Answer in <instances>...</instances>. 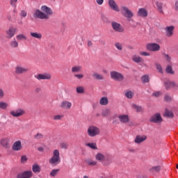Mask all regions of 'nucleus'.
Listing matches in <instances>:
<instances>
[{"label":"nucleus","mask_w":178,"mask_h":178,"mask_svg":"<svg viewBox=\"0 0 178 178\" xmlns=\"http://www.w3.org/2000/svg\"><path fill=\"white\" fill-rule=\"evenodd\" d=\"M41 10H36L33 13V17L42 19V20H48V19H49V16L53 13L52 9L47 6H42L41 7Z\"/></svg>","instance_id":"f257e3e1"},{"label":"nucleus","mask_w":178,"mask_h":178,"mask_svg":"<svg viewBox=\"0 0 178 178\" xmlns=\"http://www.w3.org/2000/svg\"><path fill=\"white\" fill-rule=\"evenodd\" d=\"M49 163L51 166H57L60 163V153L59 150L54 149L53 151V156L49 159Z\"/></svg>","instance_id":"f03ea898"},{"label":"nucleus","mask_w":178,"mask_h":178,"mask_svg":"<svg viewBox=\"0 0 178 178\" xmlns=\"http://www.w3.org/2000/svg\"><path fill=\"white\" fill-rule=\"evenodd\" d=\"M87 133L89 137H97L101 134V129L98 127L91 125L88 128Z\"/></svg>","instance_id":"7ed1b4c3"},{"label":"nucleus","mask_w":178,"mask_h":178,"mask_svg":"<svg viewBox=\"0 0 178 178\" xmlns=\"http://www.w3.org/2000/svg\"><path fill=\"white\" fill-rule=\"evenodd\" d=\"M110 76L112 80H114L115 81H123V80H124L123 74L116 71H111L110 72Z\"/></svg>","instance_id":"20e7f679"},{"label":"nucleus","mask_w":178,"mask_h":178,"mask_svg":"<svg viewBox=\"0 0 178 178\" xmlns=\"http://www.w3.org/2000/svg\"><path fill=\"white\" fill-rule=\"evenodd\" d=\"M120 12L124 17H127V19H131L133 16H134V14H133V12L129 9L127 6H122L120 8Z\"/></svg>","instance_id":"39448f33"},{"label":"nucleus","mask_w":178,"mask_h":178,"mask_svg":"<svg viewBox=\"0 0 178 178\" xmlns=\"http://www.w3.org/2000/svg\"><path fill=\"white\" fill-rule=\"evenodd\" d=\"M111 27L114 31L116 33H124V28L122 24L118 23L117 22H111Z\"/></svg>","instance_id":"423d86ee"},{"label":"nucleus","mask_w":178,"mask_h":178,"mask_svg":"<svg viewBox=\"0 0 178 178\" xmlns=\"http://www.w3.org/2000/svg\"><path fill=\"white\" fill-rule=\"evenodd\" d=\"M35 79L40 81V80H51L52 79V75L50 73H42L38 74L34 76Z\"/></svg>","instance_id":"0eeeda50"},{"label":"nucleus","mask_w":178,"mask_h":178,"mask_svg":"<svg viewBox=\"0 0 178 178\" xmlns=\"http://www.w3.org/2000/svg\"><path fill=\"white\" fill-rule=\"evenodd\" d=\"M148 51H152V52H158L161 50V46L158 43H148L146 46Z\"/></svg>","instance_id":"6e6552de"},{"label":"nucleus","mask_w":178,"mask_h":178,"mask_svg":"<svg viewBox=\"0 0 178 178\" xmlns=\"http://www.w3.org/2000/svg\"><path fill=\"white\" fill-rule=\"evenodd\" d=\"M10 115L13 118H20L23 115H26V111L22 108H17V110H13L10 112Z\"/></svg>","instance_id":"1a4fd4ad"},{"label":"nucleus","mask_w":178,"mask_h":178,"mask_svg":"<svg viewBox=\"0 0 178 178\" xmlns=\"http://www.w3.org/2000/svg\"><path fill=\"white\" fill-rule=\"evenodd\" d=\"M27 72H29V67H23L21 65H17L15 69V74H24Z\"/></svg>","instance_id":"9d476101"},{"label":"nucleus","mask_w":178,"mask_h":178,"mask_svg":"<svg viewBox=\"0 0 178 178\" xmlns=\"http://www.w3.org/2000/svg\"><path fill=\"white\" fill-rule=\"evenodd\" d=\"M164 31L165 33V36L170 38V37H173V34L175 33V26H166L164 28Z\"/></svg>","instance_id":"9b49d317"},{"label":"nucleus","mask_w":178,"mask_h":178,"mask_svg":"<svg viewBox=\"0 0 178 178\" xmlns=\"http://www.w3.org/2000/svg\"><path fill=\"white\" fill-rule=\"evenodd\" d=\"M149 120L151 123H161L162 122L163 119L160 113H156L150 118Z\"/></svg>","instance_id":"f8f14e48"},{"label":"nucleus","mask_w":178,"mask_h":178,"mask_svg":"<svg viewBox=\"0 0 178 178\" xmlns=\"http://www.w3.org/2000/svg\"><path fill=\"white\" fill-rule=\"evenodd\" d=\"M17 178H31L33 177V172L26 170L17 175Z\"/></svg>","instance_id":"ddd939ff"},{"label":"nucleus","mask_w":178,"mask_h":178,"mask_svg":"<svg viewBox=\"0 0 178 178\" xmlns=\"http://www.w3.org/2000/svg\"><path fill=\"white\" fill-rule=\"evenodd\" d=\"M0 144L3 148H6L7 149L10 148V140L8 138H2L0 140Z\"/></svg>","instance_id":"4468645a"},{"label":"nucleus","mask_w":178,"mask_h":178,"mask_svg":"<svg viewBox=\"0 0 178 178\" xmlns=\"http://www.w3.org/2000/svg\"><path fill=\"white\" fill-rule=\"evenodd\" d=\"M108 5L113 10H115V12H120V9H119V6L115 0H108Z\"/></svg>","instance_id":"2eb2a0df"},{"label":"nucleus","mask_w":178,"mask_h":178,"mask_svg":"<svg viewBox=\"0 0 178 178\" xmlns=\"http://www.w3.org/2000/svg\"><path fill=\"white\" fill-rule=\"evenodd\" d=\"M17 29L13 26H10L8 30L6 31V34L8 35V38H12L16 34Z\"/></svg>","instance_id":"dca6fc26"},{"label":"nucleus","mask_w":178,"mask_h":178,"mask_svg":"<svg viewBox=\"0 0 178 178\" xmlns=\"http://www.w3.org/2000/svg\"><path fill=\"white\" fill-rule=\"evenodd\" d=\"M72 102L67 100H65L61 102L60 108H62V109H65L66 111H69V109L72 108Z\"/></svg>","instance_id":"f3484780"},{"label":"nucleus","mask_w":178,"mask_h":178,"mask_svg":"<svg viewBox=\"0 0 178 178\" xmlns=\"http://www.w3.org/2000/svg\"><path fill=\"white\" fill-rule=\"evenodd\" d=\"M22 148H23V147L22 146V141L20 140L15 142L12 147L13 151H22Z\"/></svg>","instance_id":"a211bd4d"},{"label":"nucleus","mask_w":178,"mask_h":178,"mask_svg":"<svg viewBox=\"0 0 178 178\" xmlns=\"http://www.w3.org/2000/svg\"><path fill=\"white\" fill-rule=\"evenodd\" d=\"M147 137L145 135L141 136V135H138L136 136V137L135 138V143L136 144H141V143H144V141H145V140H147Z\"/></svg>","instance_id":"6ab92c4d"},{"label":"nucleus","mask_w":178,"mask_h":178,"mask_svg":"<svg viewBox=\"0 0 178 178\" xmlns=\"http://www.w3.org/2000/svg\"><path fill=\"white\" fill-rule=\"evenodd\" d=\"M138 16L140 17H147L148 16V11L145 8H139L138 10Z\"/></svg>","instance_id":"aec40b11"},{"label":"nucleus","mask_w":178,"mask_h":178,"mask_svg":"<svg viewBox=\"0 0 178 178\" xmlns=\"http://www.w3.org/2000/svg\"><path fill=\"white\" fill-rule=\"evenodd\" d=\"M118 119L121 123H129L130 121L128 115H120L118 116Z\"/></svg>","instance_id":"412c9836"},{"label":"nucleus","mask_w":178,"mask_h":178,"mask_svg":"<svg viewBox=\"0 0 178 178\" xmlns=\"http://www.w3.org/2000/svg\"><path fill=\"white\" fill-rule=\"evenodd\" d=\"M156 6L157 7V10H159V13L165 15V13L163 12V3L159 1H156Z\"/></svg>","instance_id":"4be33fe9"},{"label":"nucleus","mask_w":178,"mask_h":178,"mask_svg":"<svg viewBox=\"0 0 178 178\" xmlns=\"http://www.w3.org/2000/svg\"><path fill=\"white\" fill-rule=\"evenodd\" d=\"M32 172L33 173H40L41 172V166L38 163H35L32 165Z\"/></svg>","instance_id":"5701e85b"},{"label":"nucleus","mask_w":178,"mask_h":178,"mask_svg":"<svg viewBox=\"0 0 178 178\" xmlns=\"http://www.w3.org/2000/svg\"><path fill=\"white\" fill-rule=\"evenodd\" d=\"M83 67L81 65H74L71 68L72 73H80Z\"/></svg>","instance_id":"b1692460"},{"label":"nucleus","mask_w":178,"mask_h":178,"mask_svg":"<svg viewBox=\"0 0 178 178\" xmlns=\"http://www.w3.org/2000/svg\"><path fill=\"white\" fill-rule=\"evenodd\" d=\"M164 86H165L166 90H169V89L172 88V87H176V83L175 82L168 81L165 82Z\"/></svg>","instance_id":"393cba45"},{"label":"nucleus","mask_w":178,"mask_h":178,"mask_svg":"<svg viewBox=\"0 0 178 178\" xmlns=\"http://www.w3.org/2000/svg\"><path fill=\"white\" fill-rule=\"evenodd\" d=\"M95 159L99 162H104L105 161V155L102 153H97L95 156Z\"/></svg>","instance_id":"a878e982"},{"label":"nucleus","mask_w":178,"mask_h":178,"mask_svg":"<svg viewBox=\"0 0 178 178\" xmlns=\"http://www.w3.org/2000/svg\"><path fill=\"white\" fill-rule=\"evenodd\" d=\"M92 76L95 80H104V75L98 72H94Z\"/></svg>","instance_id":"bb28decb"},{"label":"nucleus","mask_w":178,"mask_h":178,"mask_svg":"<svg viewBox=\"0 0 178 178\" xmlns=\"http://www.w3.org/2000/svg\"><path fill=\"white\" fill-rule=\"evenodd\" d=\"M99 104L104 106L108 105V104H109V100L108 99V97H102L99 100Z\"/></svg>","instance_id":"cd10ccee"},{"label":"nucleus","mask_w":178,"mask_h":178,"mask_svg":"<svg viewBox=\"0 0 178 178\" xmlns=\"http://www.w3.org/2000/svg\"><path fill=\"white\" fill-rule=\"evenodd\" d=\"M31 36L33 37V38H37L38 40H41L42 38V34L37 32H31L30 33Z\"/></svg>","instance_id":"c85d7f7f"},{"label":"nucleus","mask_w":178,"mask_h":178,"mask_svg":"<svg viewBox=\"0 0 178 178\" xmlns=\"http://www.w3.org/2000/svg\"><path fill=\"white\" fill-rule=\"evenodd\" d=\"M132 60H134V62H135L136 63H141L143 60V58L140 57L139 56L134 55L132 57Z\"/></svg>","instance_id":"c756f323"},{"label":"nucleus","mask_w":178,"mask_h":178,"mask_svg":"<svg viewBox=\"0 0 178 178\" xmlns=\"http://www.w3.org/2000/svg\"><path fill=\"white\" fill-rule=\"evenodd\" d=\"M132 108L136 110V112H144V108L141 106H138L137 104H133Z\"/></svg>","instance_id":"7c9ffc66"},{"label":"nucleus","mask_w":178,"mask_h":178,"mask_svg":"<svg viewBox=\"0 0 178 178\" xmlns=\"http://www.w3.org/2000/svg\"><path fill=\"white\" fill-rule=\"evenodd\" d=\"M165 72L168 74H175V71L173 70L172 65H167L165 67Z\"/></svg>","instance_id":"2f4dec72"},{"label":"nucleus","mask_w":178,"mask_h":178,"mask_svg":"<svg viewBox=\"0 0 178 178\" xmlns=\"http://www.w3.org/2000/svg\"><path fill=\"white\" fill-rule=\"evenodd\" d=\"M85 161L89 166H95L97 163V161L91 160V159H87L85 160Z\"/></svg>","instance_id":"473e14b6"},{"label":"nucleus","mask_w":178,"mask_h":178,"mask_svg":"<svg viewBox=\"0 0 178 178\" xmlns=\"http://www.w3.org/2000/svg\"><path fill=\"white\" fill-rule=\"evenodd\" d=\"M9 107V104L5 102H0V109H3V111H6Z\"/></svg>","instance_id":"72a5a7b5"},{"label":"nucleus","mask_w":178,"mask_h":178,"mask_svg":"<svg viewBox=\"0 0 178 178\" xmlns=\"http://www.w3.org/2000/svg\"><path fill=\"white\" fill-rule=\"evenodd\" d=\"M86 147L91 148V149H98V147L97 146V143H87Z\"/></svg>","instance_id":"f704fd0d"},{"label":"nucleus","mask_w":178,"mask_h":178,"mask_svg":"<svg viewBox=\"0 0 178 178\" xmlns=\"http://www.w3.org/2000/svg\"><path fill=\"white\" fill-rule=\"evenodd\" d=\"M10 45L12 48H17V47H19V42L16 39H13V40L10 42Z\"/></svg>","instance_id":"c9c22d12"},{"label":"nucleus","mask_w":178,"mask_h":178,"mask_svg":"<svg viewBox=\"0 0 178 178\" xmlns=\"http://www.w3.org/2000/svg\"><path fill=\"white\" fill-rule=\"evenodd\" d=\"M164 116L166 118H173V112L166 109L164 113Z\"/></svg>","instance_id":"e433bc0d"},{"label":"nucleus","mask_w":178,"mask_h":178,"mask_svg":"<svg viewBox=\"0 0 178 178\" xmlns=\"http://www.w3.org/2000/svg\"><path fill=\"white\" fill-rule=\"evenodd\" d=\"M160 170H161V166L160 165L152 167V168L149 169V172H152V173H154L155 172H158Z\"/></svg>","instance_id":"4c0bfd02"},{"label":"nucleus","mask_w":178,"mask_h":178,"mask_svg":"<svg viewBox=\"0 0 178 178\" xmlns=\"http://www.w3.org/2000/svg\"><path fill=\"white\" fill-rule=\"evenodd\" d=\"M134 95V92H133L131 90H129L127 92H125V97L128 98L129 99H131L133 98V96Z\"/></svg>","instance_id":"58836bf2"},{"label":"nucleus","mask_w":178,"mask_h":178,"mask_svg":"<svg viewBox=\"0 0 178 178\" xmlns=\"http://www.w3.org/2000/svg\"><path fill=\"white\" fill-rule=\"evenodd\" d=\"M17 40H18V41H23V40L26 41V40H27V37L23 34H19L17 35Z\"/></svg>","instance_id":"ea45409f"},{"label":"nucleus","mask_w":178,"mask_h":178,"mask_svg":"<svg viewBox=\"0 0 178 178\" xmlns=\"http://www.w3.org/2000/svg\"><path fill=\"white\" fill-rule=\"evenodd\" d=\"M59 173V169L52 170L50 172V176L51 177H55V176H58Z\"/></svg>","instance_id":"a19ab883"},{"label":"nucleus","mask_w":178,"mask_h":178,"mask_svg":"<svg viewBox=\"0 0 178 178\" xmlns=\"http://www.w3.org/2000/svg\"><path fill=\"white\" fill-rule=\"evenodd\" d=\"M155 65H156V70H158L159 73L163 74V70L162 69V65L158 63H156Z\"/></svg>","instance_id":"79ce46f5"},{"label":"nucleus","mask_w":178,"mask_h":178,"mask_svg":"<svg viewBox=\"0 0 178 178\" xmlns=\"http://www.w3.org/2000/svg\"><path fill=\"white\" fill-rule=\"evenodd\" d=\"M115 47L118 49V51H123V44L120 42H116L115 43Z\"/></svg>","instance_id":"37998d69"},{"label":"nucleus","mask_w":178,"mask_h":178,"mask_svg":"<svg viewBox=\"0 0 178 178\" xmlns=\"http://www.w3.org/2000/svg\"><path fill=\"white\" fill-rule=\"evenodd\" d=\"M142 82L145 83H149V76L148 75H144L141 78Z\"/></svg>","instance_id":"c03bdc74"},{"label":"nucleus","mask_w":178,"mask_h":178,"mask_svg":"<svg viewBox=\"0 0 178 178\" xmlns=\"http://www.w3.org/2000/svg\"><path fill=\"white\" fill-rule=\"evenodd\" d=\"M76 92L78 94H84V87L83 86L76 87Z\"/></svg>","instance_id":"a18cd8bd"},{"label":"nucleus","mask_w":178,"mask_h":178,"mask_svg":"<svg viewBox=\"0 0 178 178\" xmlns=\"http://www.w3.org/2000/svg\"><path fill=\"white\" fill-rule=\"evenodd\" d=\"M27 161H29V158H27V156L26 155H22L21 156V163H22L23 165H24V163H26V162H27Z\"/></svg>","instance_id":"49530a36"},{"label":"nucleus","mask_w":178,"mask_h":178,"mask_svg":"<svg viewBox=\"0 0 178 178\" xmlns=\"http://www.w3.org/2000/svg\"><path fill=\"white\" fill-rule=\"evenodd\" d=\"M60 147L62 149H67V147H69V144H67V143H61L60 144Z\"/></svg>","instance_id":"de8ad7c7"},{"label":"nucleus","mask_w":178,"mask_h":178,"mask_svg":"<svg viewBox=\"0 0 178 178\" xmlns=\"http://www.w3.org/2000/svg\"><path fill=\"white\" fill-rule=\"evenodd\" d=\"M19 0H10V4L13 8H16L17 6V3Z\"/></svg>","instance_id":"09e8293b"},{"label":"nucleus","mask_w":178,"mask_h":178,"mask_svg":"<svg viewBox=\"0 0 178 178\" xmlns=\"http://www.w3.org/2000/svg\"><path fill=\"white\" fill-rule=\"evenodd\" d=\"M74 76L76 77V79H78V80H81V79L84 78V74H74Z\"/></svg>","instance_id":"8fccbe9b"},{"label":"nucleus","mask_w":178,"mask_h":178,"mask_svg":"<svg viewBox=\"0 0 178 178\" xmlns=\"http://www.w3.org/2000/svg\"><path fill=\"white\" fill-rule=\"evenodd\" d=\"M164 100L165 102H170V101H172V97L168 95H165L164 96Z\"/></svg>","instance_id":"3c124183"},{"label":"nucleus","mask_w":178,"mask_h":178,"mask_svg":"<svg viewBox=\"0 0 178 178\" xmlns=\"http://www.w3.org/2000/svg\"><path fill=\"white\" fill-rule=\"evenodd\" d=\"M6 18L8 22H13V17L12 16V14H10V13H8L7 14Z\"/></svg>","instance_id":"603ef678"},{"label":"nucleus","mask_w":178,"mask_h":178,"mask_svg":"<svg viewBox=\"0 0 178 178\" xmlns=\"http://www.w3.org/2000/svg\"><path fill=\"white\" fill-rule=\"evenodd\" d=\"M110 111L108 109H104L102 112V116H108Z\"/></svg>","instance_id":"864d4df0"},{"label":"nucleus","mask_w":178,"mask_h":178,"mask_svg":"<svg viewBox=\"0 0 178 178\" xmlns=\"http://www.w3.org/2000/svg\"><path fill=\"white\" fill-rule=\"evenodd\" d=\"M140 55H141V56H150V54L147 52V51H140Z\"/></svg>","instance_id":"5fc2aeb1"},{"label":"nucleus","mask_w":178,"mask_h":178,"mask_svg":"<svg viewBox=\"0 0 178 178\" xmlns=\"http://www.w3.org/2000/svg\"><path fill=\"white\" fill-rule=\"evenodd\" d=\"M19 16H21V17H26V16H27V12L26 10H21Z\"/></svg>","instance_id":"6e6d98bb"},{"label":"nucleus","mask_w":178,"mask_h":178,"mask_svg":"<svg viewBox=\"0 0 178 178\" xmlns=\"http://www.w3.org/2000/svg\"><path fill=\"white\" fill-rule=\"evenodd\" d=\"M35 138H37L38 140H41L44 138V135H42V134H38L35 135Z\"/></svg>","instance_id":"4d7b16f0"},{"label":"nucleus","mask_w":178,"mask_h":178,"mask_svg":"<svg viewBox=\"0 0 178 178\" xmlns=\"http://www.w3.org/2000/svg\"><path fill=\"white\" fill-rule=\"evenodd\" d=\"M164 59H165L167 62H170V60H172V58L170 56H169V54H164Z\"/></svg>","instance_id":"13d9d810"},{"label":"nucleus","mask_w":178,"mask_h":178,"mask_svg":"<svg viewBox=\"0 0 178 178\" xmlns=\"http://www.w3.org/2000/svg\"><path fill=\"white\" fill-rule=\"evenodd\" d=\"M63 118V115H57L54 116V120H60Z\"/></svg>","instance_id":"bf43d9fd"},{"label":"nucleus","mask_w":178,"mask_h":178,"mask_svg":"<svg viewBox=\"0 0 178 178\" xmlns=\"http://www.w3.org/2000/svg\"><path fill=\"white\" fill-rule=\"evenodd\" d=\"M5 97V92L3 91V89L0 88V99H2Z\"/></svg>","instance_id":"052dcab7"},{"label":"nucleus","mask_w":178,"mask_h":178,"mask_svg":"<svg viewBox=\"0 0 178 178\" xmlns=\"http://www.w3.org/2000/svg\"><path fill=\"white\" fill-rule=\"evenodd\" d=\"M101 19L104 23H106V20H108V18L106 17V15H101Z\"/></svg>","instance_id":"680f3d73"},{"label":"nucleus","mask_w":178,"mask_h":178,"mask_svg":"<svg viewBox=\"0 0 178 178\" xmlns=\"http://www.w3.org/2000/svg\"><path fill=\"white\" fill-rule=\"evenodd\" d=\"M131 22L133 23L131 26V27H133L134 29H136V27H137V22H134V19H130Z\"/></svg>","instance_id":"e2e57ef3"},{"label":"nucleus","mask_w":178,"mask_h":178,"mask_svg":"<svg viewBox=\"0 0 178 178\" xmlns=\"http://www.w3.org/2000/svg\"><path fill=\"white\" fill-rule=\"evenodd\" d=\"M96 3H97V5H104V0H96Z\"/></svg>","instance_id":"0e129e2a"},{"label":"nucleus","mask_w":178,"mask_h":178,"mask_svg":"<svg viewBox=\"0 0 178 178\" xmlns=\"http://www.w3.org/2000/svg\"><path fill=\"white\" fill-rule=\"evenodd\" d=\"M153 97H159V95H161V92H154L152 94Z\"/></svg>","instance_id":"69168bd1"},{"label":"nucleus","mask_w":178,"mask_h":178,"mask_svg":"<svg viewBox=\"0 0 178 178\" xmlns=\"http://www.w3.org/2000/svg\"><path fill=\"white\" fill-rule=\"evenodd\" d=\"M41 91V88H36L35 89V92L36 93V94H40V92Z\"/></svg>","instance_id":"338daca9"},{"label":"nucleus","mask_w":178,"mask_h":178,"mask_svg":"<svg viewBox=\"0 0 178 178\" xmlns=\"http://www.w3.org/2000/svg\"><path fill=\"white\" fill-rule=\"evenodd\" d=\"M88 47H92V42L91 40L88 41Z\"/></svg>","instance_id":"774afa93"}]
</instances>
